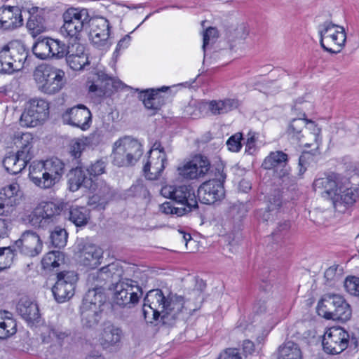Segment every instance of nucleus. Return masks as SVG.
Masks as SVG:
<instances>
[{
	"mask_svg": "<svg viewBox=\"0 0 359 359\" xmlns=\"http://www.w3.org/2000/svg\"><path fill=\"white\" fill-rule=\"evenodd\" d=\"M196 287L191 293V295L196 297L194 302L191 303V297H189L186 305L184 297L177 294L170 292L165 296L159 289L149 291L144 299V318L152 323L150 318L157 320L161 317L163 324L172 325L175 321L180 318L184 310L191 312L201 307L203 300L202 292L205 288L206 284L201 280L197 282Z\"/></svg>",
	"mask_w": 359,
	"mask_h": 359,
	"instance_id": "1",
	"label": "nucleus"
},
{
	"mask_svg": "<svg viewBox=\"0 0 359 359\" xmlns=\"http://www.w3.org/2000/svg\"><path fill=\"white\" fill-rule=\"evenodd\" d=\"M65 173V164L58 158L33 161L29 168V177L38 187L46 189L57 184Z\"/></svg>",
	"mask_w": 359,
	"mask_h": 359,
	"instance_id": "2",
	"label": "nucleus"
},
{
	"mask_svg": "<svg viewBox=\"0 0 359 359\" xmlns=\"http://www.w3.org/2000/svg\"><path fill=\"white\" fill-rule=\"evenodd\" d=\"M33 79L38 90L48 95L58 93L66 84L63 70L44 63L35 67Z\"/></svg>",
	"mask_w": 359,
	"mask_h": 359,
	"instance_id": "3",
	"label": "nucleus"
},
{
	"mask_svg": "<svg viewBox=\"0 0 359 359\" xmlns=\"http://www.w3.org/2000/svg\"><path fill=\"white\" fill-rule=\"evenodd\" d=\"M32 140V135L29 133L15 135L13 143L19 149L16 154H9L3 160V165L8 172L12 175L20 173L34 157Z\"/></svg>",
	"mask_w": 359,
	"mask_h": 359,
	"instance_id": "4",
	"label": "nucleus"
},
{
	"mask_svg": "<svg viewBox=\"0 0 359 359\" xmlns=\"http://www.w3.org/2000/svg\"><path fill=\"white\" fill-rule=\"evenodd\" d=\"M29 50L20 41H12L0 50V74H11L29 65Z\"/></svg>",
	"mask_w": 359,
	"mask_h": 359,
	"instance_id": "5",
	"label": "nucleus"
},
{
	"mask_svg": "<svg viewBox=\"0 0 359 359\" xmlns=\"http://www.w3.org/2000/svg\"><path fill=\"white\" fill-rule=\"evenodd\" d=\"M142 154V144L136 139L126 136L114 143L111 156L114 165L127 167L135 164Z\"/></svg>",
	"mask_w": 359,
	"mask_h": 359,
	"instance_id": "6",
	"label": "nucleus"
},
{
	"mask_svg": "<svg viewBox=\"0 0 359 359\" xmlns=\"http://www.w3.org/2000/svg\"><path fill=\"white\" fill-rule=\"evenodd\" d=\"M317 310L318 314L326 319L347 321L350 319L352 311L350 305L344 298L337 294H325L318 302Z\"/></svg>",
	"mask_w": 359,
	"mask_h": 359,
	"instance_id": "7",
	"label": "nucleus"
},
{
	"mask_svg": "<svg viewBox=\"0 0 359 359\" xmlns=\"http://www.w3.org/2000/svg\"><path fill=\"white\" fill-rule=\"evenodd\" d=\"M109 290H114V304L120 307L134 306L143 294L137 281L121 277L110 287Z\"/></svg>",
	"mask_w": 359,
	"mask_h": 359,
	"instance_id": "8",
	"label": "nucleus"
},
{
	"mask_svg": "<svg viewBox=\"0 0 359 359\" xmlns=\"http://www.w3.org/2000/svg\"><path fill=\"white\" fill-rule=\"evenodd\" d=\"M226 174L224 172V166L217 165L215 170V178L203 182L198 189L199 201L205 204H213L222 200L225 195L224 182Z\"/></svg>",
	"mask_w": 359,
	"mask_h": 359,
	"instance_id": "9",
	"label": "nucleus"
},
{
	"mask_svg": "<svg viewBox=\"0 0 359 359\" xmlns=\"http://www.w3.org/2000/svg\"><path fill=\"white\" fill-rule=\"evenodd\" d=\"M65 206L63 202L42 201L27 215V220L34 227L46 228L56 222Z\"/></svg>",
	"mask_w": 359,
	"mask_h": 359,
	"instance_id": "10",
	"label": "nucleus"
},
{
	"mask_svg": "<svg viewBox=\"0 0 359 359\" xmlns=\"http://www.w3.org/2000/svg\"><path fill=\"white\" fill-rule=\"evenodd\" d=\"M62 32L70 38L80 39L81 33L91 20L87 9L70 8L62 15Z\"/></svg>",
	"mask_w": 359,
	"mask_h": 359,
	"instance_id": "11",
	"label": "nucleus"
},
{
	"mask_svg": "<svg viewBox=\"0 0 359 359\" xmlns=\"http://www.w3.org/2000/svg\"><path fill=\"white\" fill-rule=\"evenodd\" d=\"M161 194L182 205L189 212L198 208L195 191L190 185H165L161 188Z\"/></svg>",
	"mask_w": 359,
	"mask_h": 359,
	"instance_id": "12",
	"label": "nucleus"
},
{
	"mask_svg": "<svg viewBox=\"0 0 359 359\" xmlns=\"http://www.w3.org/2000/svg\"><path fill=\"white\" fill-rule=\"evenodd\" d=\"M49 104L41 98L31 99L20 116V122L24 127H36L47 119Z\"/></svg>",
	"mask_w": 359,
	"mask_h": 359,
	"instance_id": "13",
	"label": "nucleus"
},
{
	"mask_svg": "<svg viewBox=\"0 0 359 359\" xmlns=\"http://www.w3.org/2000/svg\"><path fill=\"white\" fill-rule=\"evenodd\" d=\"M78 279L77 274L73 271L57 273V280L52 287V292L57 302H65L74 295Z\"/></svg>",
	"mask_w": 359,
	"mask_h": 359,
	"instance_id": "14",
	"label": "nucleus"
},
{
	"mask_svg": "<svg viewBox=\"0 0 359 359\" xmlns=\"http://www.w3.org/2000/svg\"><path fill=\"white\" fill-rule=\"evenodd\" d=\"M90 39L92 44L96 48L107 50L112 44L110 37V23L109 20L103 17L91 19L89 25Z\"/></svg>",
	"mask_w": 359,
	"mask_h": 359,
	"instance_id": "15",
	"label": "nucleus"
},
{
	"mask_svg": "<svg viewBox=\"0 0 359 359\" xmlns=\"http://www.w3.org/2000/svg\"><path fill=\"white\" fill-rule=\"evenodd\" d=\"M123 275V269L118 263L109 264L100 270L93 272L88 277V282L93 286V288H100L103 291L104 287L109 289Z\"/></svg>",
	"mask_w": 359,
	"mask_h": 359,
	"instance_id": "16",
	"label": "nucleus"
},
{
	"mask_svg": "<svg viewBox=\"0 0 359 359\" xmlns=\"http://www.w3.org/2000/svg\"><path fill=\"white\" fill-rule=\"evenodd\" d=\"M349 334L341 327H332L324 334L323 347L328 354L336 355L344 351L348 345Z\"/></svg>",
	"mask_w": 359,
	"mask_h": 359,
	"instance_id": "17",
	"label": "nucleus"
},
{
	"mask_svg": "<svg viewBox=\"0 0 359 359\" xmlns=\"http://www.w3.org/2000/svg\"><path fill=\"white\" fill-rule=\"evenodd\" d=\"M126 86L119 79L109 76L103 70H97L93 74V83L89 91L95 93L98 96L110 95L114 91L123 89Z\"/></svg>",
	"mask_w": 359,
	"mask_h": 359,
	"instance_id": "18",
	"label": "nucleus"
},
{
	"mask_svg": "<svg viewBox=\"0 0 359 359\" xmlns=\"http://www.w3.org/2000/svg\"><path fill=\"white\" fill-rule=\"evenodd\" d=\"M340 175L332 172L323 177L316 179L313 184L315 191H319L323 197L334 200L339 190L344 189V180Z\"/></svg>",
	"mask_w": 359,
	"mask_h": 359,
	"instance_id": "19",
	"label": "nucleus"
},
{
	"mask_svg": "<svg viewBox=\"0 0 359 359\" xmlns=\"http://www.w3.org/2000/svg\"><path fill=\"white\" fill-rule=\"evenodd\" d=\"M65 124L80 128L86 131L90 128L92 123V114L83 104H78L67 109L62 115Z\"/></svg>",
	"mask_w": 359,
	"mask_h": 359,
	"instance_id": "20",
	"label": "nucleus"
},
{
	"mask_svg": "<svg viewBox=\"0 0 359 359\" xmlns=\"http://www.w3.org/2000/svg\"><path fill=\"white\" fill-rule=\"evenodd\" d=\"M208 158L201 155L196 156L192 160L177 168V172L183 179L194 180L203 177L210 170Z\"/></svg>",
	"mask_w": 359,
	"mask_h": 359,
	"instance_id": "21",
	"label": "nucleus"
},
{
	"mask_svg": "<svg viewBox=\"0 0 359 359\" xmlns=\"http://www.w3.org/2000/svg\"><path fill=\"white\" fill-rule=\"evenodd\" d=\"M42 247V241L39 236L31 230L25 231L14 245L17 251L31 257L39 255Z\"/></svg>",
	"mask_w": 359,
	"mask_h": 359,
	"instance_id": "22",
	"label": "nucleus"
},
{
	"mask_svg": "<svg viewBox=\"0 0 359 359\" xmlns=\"http://www.w3.org/2000/svg\"><path fill=\"white\" fill-rule=\"evenodd\" d=\"M20 186L12 183L0 191V215L8 216L13 212L15 207L20 203Z\"/></svg>",
	"mask_w": 359,
	"mask_h": 359,
	"instance_id": "23",
	"label": "nucleus"
},
{
	"mask_svg": "<svg viewBox=\"0 0 359 359\" xmlns=\"http://www.w3.org/2000/svg\"><path fill=\"white\" fill-rule=\"evenodd\" d=\"M21 10L18 6H1L0 8V29H13L22 25Z\"/></svg>",
	"mask_w": 359,
	"mask_h": 359,
	"instance_id": "24",
	"label": "nucleus"
},
{
	"mask_svg": "<svg viewBox=\"0 0 359 359\" xmlns=\"http://www.w3.org/2000/svg\"><path fill=\"white\" fill-rule=\"evenodd\" d=\"M170 90L169 87L163 86L160 88L147 89L142 92L140 99L142 100L144 107L153 111L155 114L165 104V96L161 93H165Z\"/></svg>",
	"mask_w": 359,
	"mask_h": 359,
	"instance_id": "25",
	"label": "nucleus"
},
{
	"mask_svg": "<svg viewBox=\"0 0 359 359\" xmlns=\"http://www.w3.org/2000/svg\"><path fill=\"white\" fill-rule=\"evenodd\" d=\"M119 197L116 189L110 187L105 182L97 184V189L90 198V205H96L99 209H104L106 205L111 201Z\"/></svg>",
	"mask_w": 359,
	"mask_h": 359,
	"instance_id": "26",
	"label": "nucleus"
},
{
	"mask_svg": "<svg viewBox=\"0 0 359 359\" xmlns=\"http://www.w3.org/2000/svg\"><path fill=\"white\" fill-rule=\"evenodd\" d=\"M348 180H344V189L339 190L337 196L332 202L334 208L339 212H344L345 210L353 205L359 196L358 189L355 187H348Z\"/></svg>",
	"mask_w": 359,
	"mask_h": 359,
	"instance_id": "27",
	"label": "nucleus"
},
{
	"mask_svg": "<svg viewBox=\"0 0 359 359\" xmlns=\"http://www.w3.org/2000/svg\"><path fill=\"white\" fill-rule=\"evenodd\" d=\"M168 164L166 154H158L150 156L143 167L145 177L149 180H157L162 174Z\"/></svg>",
	"mask_w": 359,
	"mask_h": 359,
	"instance_id": "28",
	"label": "nucleus"
},
{
	"mask_svg": "<svg viewBox=\"0 0 359 359\" xmlns=\"http://www.w3.org/2000/svg\"><path fill=\"white\" fill-rule=\"evenodd\" d=\"M92 179L86 171V168L80 165L73 168L68 174V183L72 191H77L80 187L90 188Z\"/></svg>",
	"mask_w": 359,
	"mask_h": 359,
	"instance_id": "29",
	"label": "nucleus"
},
{
	"mask_svg": "<svg viewBox=\"0 0 359 359\" xmlns=\"http://www.w3.org/2000/svg\"><path fill=\"white\" fill-rule=\"evenodd\" d=\"M18 313L28 323H34L40 318L39 309L36 303L27 297H22L16 306Z\"/></svg>",
	"mask_w": 359,
	"mask_h": 359,
	"instance_id": "30",
	"label": "nucleus"
},
{
	"mask_svg": "<svg viewBox=\"0 0 359 359\" xmlns=\"http://www.w3.org/2000/svg\"><path fill=\"white\" fill-rule=\"evenodd\" d=\"M287 155L281 151L271 152L264 161L262 166L264 169L271 170L273 168H283L279 173L280 178L287 177L289 175L288 168H286Z\"/></svg>",
	"mask_w": 359,
	"mask_h": 359,
	"instance_id": "31",
	"label": "nucleus"
},
{
	"mask_svg": "<svg viewBox=\"0 0 359 359\" xmlns=\"http://www.w3.org/2000/svg\"><path fill=\"white\" fill-rule=\"evenodd\" d=\"M102 250L94 244H86L80 252L81 263L88 267L95 268L100 264Z\"/></svg>",
	"mask_w": 359,
	"mask_h": 359,
	"instance_id": "32",
	"label": "nucleus"
},
{
	"mask_svg": "<svg viewBox=\"0 0 359 359\" xmlns=\"http://www.w3.org/2000/svg\"><path fill=\"white\" fill-rule=\"evenodd\" d=\"M102 311L103 308L82 304L80 313L83 325L88 328L97 326L101 320Z\"/></svg>",
	"mask_w": 359,
	"mask_h": 359,
	"instance_id": "33",
	"label": "nucleus"
},
{
	"mask_svg": "<svg viewBox=\"0 0 359 359\" xmlns=\"http://www.w3.org/2000/svg\"><path fill=\"white\" fill-rule=\"evenodd\" d=\"M208 110L214 115H222L236 109L239 105L237 99L226 98L224 100H211L208 103Z\"/></svg>",
	"mask_w": 359,
	"mask_h": 359,
	"instance_id": "34",
	"label": "nucleus"
},
{
	"mask_svg": "<svg viewBox=\"0 0 359 359\" xmlns=\"http://www.w3.org/2000/svg\"><path fill=\"white\" fill-rule=\"evenodd\" d=\"M277 359H303L299 346L292 341H287L279 346Z\"/></svg>",
	"mask_w": 359,
	"mask_h": 359,
	"instance_id": "35",
	"label": "nucleus"
},
{
	"mask_svg": "<svg viewBox=\"0 0 359 359\" xmlns=\"http://www.w3.org/2000/svg\"><path fill=\"white\" fill-rule=\"evenodd\" d=\"M69 333L60 327L49 325L44 327L41 333L42 341L45 344L61 343Z\"/></svg>",
	"mask_w": 359,
	"mask_h": 359,
	"instance_id": "36",
	"label": "nucleus"
},
{
	"mask_svg": "<svg viewBox=\"0 0 359 359\" xmlns=\"http://www.w3.org/2000/svg\"><path fill=\"white\" fill-rule=\"evenodd\" d=\"M307 124L314 126L312 121H309L306 118H294L292 120L287 133L289 138L293 143H300L302 137L304 136L302 134L303 129Z\"/></svg>",
	"mask_w": 359,
	"mask_h": 359,
	"instance_id": "37",
	"label": "nucleus"
},
{
	"mask_svg": "<svg viewBox=\"0 0 359 359\" xmlns=\"http://www.w3.org/2000/svg\"><path fill=\"white\" fill-rule=\"evenodd\" d=\"M6 311L0 312V339H6L17 332V323L15 319L7 316Z\"/></svg>",
	"mask_w": 359,
	"mask_h": 359,
	"instance_id": "38",
	"label": "nucleus"
},
{
	"mask_svg": "<svg viewBox=\"0 0 359 359\" xmlns=\"http://www.w3.org/2000/svg\"><path fill=\"white\" fill-rule=\"evenodd\" d=\"M324 38L327 43L333 45L336 49L341 50L345 44L346 36L344 28L336 25L331 32L326 33Z\"/></svg>",
	"mask_w": 359,
	"mask_h": 359,
	"instance_id": "39",
	"label": "nucleus"
},
{
	"mask_svg": "<svg viewBox=\"0 0 359 359\" xmlns=\"http://www.w3.org/2000/svg\"><path fill=\"white\" fill-rule=\"evenodd\" d=\"M106 296L100 288H92L86 293L82 304L103 308Z\"/></svg>",
	"mask_w": 359,
	"mask_h": 359,
	"instance_id": "40",
	"label": "nucleus"
},
{
	"mask_svg": "<svg viewBox=\"0 0 359 359\" xmlns=\"http://www.w3.org/2000/svg\"><path fill=\"white\" fill-rule=\"evenodd\" d=\"M123 336L122 330L114 325L105 326L102 332V340L108 346L118 343Z\"/></svg>",
	"mask_w": 359,
	"mask_h": 359,
	"instance_id": "41",
	"label": "nucleus"
},
{
	"mask_svg": "<svg viewBox=\"0 0 359 359\" xmlns=\"http://www.w3.org/2000/svg\"><path fill=\"white\" fill-rule=\"evenodd\" d=\"M89 210L85 207H72L69 210V219L76 226L86 225L90 218Z\"/></svg>",
	"mask_w": 359,
	"mask_h": 359,
	"instance_id": "42",
	"label": "nucleus"
},
{
	"mask_svg": "<svg viewBox=\"0 0 359 359\" xmlns=\"http://www.w3.org/2000/svg\"><path fill=\"white\" fill-rule=\"evenodd\" d=\"M64 262V255L58 250L48 252L42 259L41 264L44 269L52 270L58 267Z\"/></svg>",
	"mask_w": 359,
	"mask_h": 359,
	"instance_id": "43",
	"label": "nucleus"
},
{
	"mask_svg": "<svg viewBox=\"0 0 359 359\" xmlns=\"http://www.w3.org/2000/svg\"><path fill=\"white\" fill-rule=\"evenodd\" d=\"M50 38L39 39L32 47V52L41 60L50 59Z\"/></svg>",
	"mask_w": 359,
	"mask_h": 359,
	"instance_id": "44",
	"label": "nucleus"
},
{
	"mask_svg": "<svg viewBox=\"0 0 359 359\" xmlns=\"http://www.w3.org/2000/svg\"><path fill=\"white\" fill-rule=\"evenodd\" d=\"M49 43L50 59H61L65 57L67 55L66 44L64 42L50 38Z\"/></svg>",
	"mask_w": 359,
	"mask_h": 359,
	"instance_id": "45",
	"label": "nucleus"
},
{
	"mask_svg": "<svg viewBox=\"0 0 359 359\" xmlns=\"http://www.w3.org/2000/svg\"><path fill=\"white\" fill-rule=\"evenodd\" d=\"M51 243L55 248L64 247L67 241V233L65 229L56 226L50 236Z\"/></svg>",
	"mask_w": 359,
	"mask_h": 359,
	"instance_id": "46",
	"label": "nucleus"
},
{
	"mask_svg": "<svg viewBox=\"0 0 359 359\" xmlns=\"http://www.w3.org/2000/svg\"><path fill=\"white\" fill-rule=\"evenodd\" d=\"M336 27L335 24H333L331 22H325L323 25L319 26L318 32L320 34V43L321 47L327 52L331 53H338L340 52V49H336L332 48H328L324 44V36L326 33L331 32L332 29H333Z\"/></svg>",
	"mask_w": 359,
	"mask_h": 359,
	"instance_id": "47",
	"label": "nucleus"
},
{
	"mask_svg": "<svg viewBox=\"0 0 359 359\" xmlns=\"http://www.w3.org/2000/svg\"><path fill=\"white\" fill-rule=\"evenodd\" d=\"M17 252L13 246L0 248V269L8 267L13 262L14 252Z\"/></svg>",
	"mask_w": 359,
	"mask_h": 359,
	"instance_id": "48",
	"label": "nucleus"
},
{
	"mask_svg": "<svg viewBox=\"0 0 359 359\" xmlns=\"http://www.w3.org/2000/svg\"><path fill=\"white\" fill-rule=\"evenodd\" d=\"M67 63L73 70H81L85 67L86 65H89L88 57L87 55H76L66 57Z\"/></svg>",
	"mask_w": 359,
	"mask_h": 359,
	"instance_id": "49",
	"label": "nucleus"
},
{
	"mask_svg": "<svg viewBox=\"0 0 359 359\" xmlns=\"http://www.w3.org/2000/svg\"><path fill=\"white\" fill-rule=\"evenodd\" d=\"M72 42L69 41L68 45H66V52L67 55L76 56V55H87L85 53V47L81 44L79 40V39L70 38Z\"/></svg>",
	"mask_w": 359,
	"mask_h": 359,
	"instance_id": "50",
	"label": "nucleus"
},
{
	"mask_svg": "<svg viewBox=\"0 0 359 359\" xmlns=\"http://www.w3.org/2000/svg\"><path fill=\"white\" fill-rule=\"evenodd\" d=\"M161 211L165 215H175L178 217L185 215L189 212L183 207H175L171 202H165L160 207Z\"/></svg>",
	"mask_w": 359,
	"mask_h": 359,
	"instance_id": "51",
	"label": "nucleus"
},
{
	"mask_svg": "<svg viewBox=\"0 0 359 359\" xmlns=\"http://www.w3.org/2000/svg\"><path fill=\"white\" fill-rule=\"evenodd\" d=\"M218 37H219V32L217 29V28H215V27H209L203 32V49L204 53H205L207 46L209 44L214 43Z\"/></svg>",
	"mask_w": 359,
	"mask_h": 359,
	"instance_id": "52",
	"label": "nucleus"
},
{
	"mask_svg": "<svg viewBox=\"0 0 359 359\" xmlns=\"http://www.w3.org/2000/svg\"><path fill=\"white\" fill-rule=\"evenodd\" d=\"M147 189L141 182L133 184L125 193L126 197H145Z\"/></svg>",
	"mask_w": 359,
	"mask_h": 359,
	"instance_id": "53",
	"label": "nucleus"
},
{
	"mask_svg": "<svg viewBox=\"0 0 359 359\" xmlns=\"http://www.w3.org/2000/svg\"><path fill=\"white\" fill-rule=\"evenodd\" d=\"M248 208L245 204L238 203L231 205L229 208V215L236 220L240 221L245 217Z\"/></svg>",
	"mask_w": 359,
	"mask_h": 359,
	"instance_id": "54",
	"label": "nucleus"
},
{
	"mask_svg": "<svg viewBox=\"0 0 359 359\" xmlns=\"http://www.w3.org/2000/svg\"><path fill=\"white\" fill-rule=\"evenodd\" d=\"M344 287L350 294L359 296V278H347L344 282Z\"/></svg>",
	"mask_w": 359,
	"mask_h": 359,
	"instance_id": "55",
	"label": "nucleus"
},
{
	"mask_svg": "<svg viewBox=\"0 0 359 359\" xmlns=\"http://www.w3.org/2000/svg\"><path fill=\"white\" fill-rule=\"evenodd\" d=\"M243 135L241 133H236L229 138L226 142L228 149L233 152H238L242 147L241 140Z\"/></svg>",
	"mask_w": 359,
	"mask_h": 359,
	"instance_id": "56",
	"label": "nucleus"
},
{
	"mask_svg": "<svg viewBox=\"0 0 359 359\" xmlns=\"http://www.w3.org/2000/svg\"><path fill=\"white\" fill-rule=\"evenodd\" d=\"M106 163L103 160H98L92 164L89 168H86L88 174L91 177H95L104 172Z\"/></svg>",
	"mask_w": 359,
	"mask_h": 359,
	"instance_id": "57",
	"label": "nucleus"
},
{
	"mask_svg": "<svg viewBox=\"0 0 359 359\" xmlns=\"http://www.w3.org/2000/svg\"><path fill=\"white\" fill-rule=\"evenodd\" d=\"M248 34V32L245 25H240L236 28L227 31L228 38L232 40L234 39H244Z\"/></svg>",
	"mask_w": 359,
	"mask_h": 359,
	"instance_id": "58",
	"label": "nucleus"
},
{
	"mask_svg": "<svg viewBox=\"0 0 359 359\" xmlns=\"http://www.w3.org/2000/svg\"><path fill=\"white\" fill-rule=\"evenodd\" d=\"M27 27L34 36L38 35L44 31L43 25L38 21L36 16H31L27 22Z\"/></svg>",
	"mask_w": 359,
	"mask_h": 359,
	"instance_id": "59",
	"label": "nucleus"
},
{
	"mask_svg": "<svg viewBox=\"0 0 359 359\" xmlns=\"http://www.w3.org/2000/svg\"><path fill=\"white\" fill-rule=\"evenodd\" d=\"M290 228V223L288 221L280 222L276 229L272 233V236L273 237L274 240L278 241L279 240L282 239V238L287 233Z\"/></svg>",
	"mask_w": 359,
	"mask_h": 359,
	"instance_id": "60",
	"label": "nucleus"
},
{
	"mask_svg": "<svg viewBox=\"0 0 359 359\" xmlns=\"http://www.w3.org/2000/svg\"><path fill=\"white\" fill-rule=\"evenodd\" d=\"M86 148V143L83 140L78 139L73 142L70 146L71 156L74 158H79Z\"/></svg>",
	"mask_w": 359,
	"mask_h": 359,
	"instance_id": "61",
	"label": "nucleus"
},
{
	"mask_svg": "<svg viewBox=\"0 0 359 359\" xmlns=\"http://www.w3.org/2000/svg\"><path fill=\"white\" fill-rule=\"evenodd\" d=\"M267 208L269 211H275L278 209L282 204V198L280 191H277L274 195H270L268 199Z\"/></svg>",
	"mask_w": 359,
	"mask_h": 359,
	"instance_id": "62",
	"label": "nucleus"
},
{
	"mask_svg": "<svg viewBox=\"0 0 359 359\" xmlns=\"http://www.w3.org/2000/svg\"><path fill=\"white\" fill-rule=\"evenodd\" d=\"M218 359H241V356L237 348H229L222 352Z\"/></svg>",
	"mask_w": 359,
	"mask_h": 359,
	"instance_id": "63",
	"label": "nucleus"
},
{
	"mask_svg": "<svg viewBox=\"0 0 359 359\" xmlns=\"http://www.w3.org/2000/svg\"><path fill=\"white\" fill-rule=\"evenodd\" d=\"M131 40V37L130 34H126L124 37H123L118 42V44L116 46V50L114 53V56L118 57L119 55V51L121 49H124L127 48L130 43V41Z\"/></svg>",
	"mask_w": 359,
	"mask_h": 359,
	"instance_id": "64",
	"label": "nucleus"
}]
</instances>
